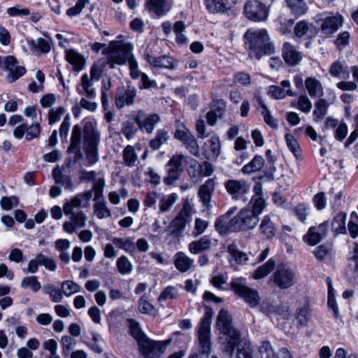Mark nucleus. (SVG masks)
<instances>
[{
	"instance_id": "14",
	"label": "nucleus",
	"mask_w": 358,
	"mask_h": 358,
	"mask_svg": "<svg viewBox=\"0 0 358 358\" xmlns=\"http://www.w3.org/2000/svg\"><path fill=\"white\" fill-rule=\"evenodd\" d=\"M175 138L182 141L192 155L199 157V150L196 140L189 129L184 127L176 130Z\"/></svg>"
},
{
	"instance_id": "49",
	"label": "nucleus",
	"mask_w": 358,
	"mask_h": 358,
	"mask_svg": "<svg viewBox=\"0 0 358 358\" xmlns=\"http://www.w3.org/2000/svg\"><path fill=\"white\" fill-rule=\"evenodd\" d=\"M62 354L64 357H68L71 354V351L75 348L76 341L69 336H63L60 341Z\"/></svg>"
},
{
	"instance_id": "48",
	"label": "nucleus",
	"mask_w": 358,
	"mask_h": 358,
	"mask_svg": "<svg viewBox=\"0 0 358 358\" xmlns=\"http://www.w3.org/2000/svg\"><path fill=\"white\" fill-rule=\"evenodd\" d=\"M21 287L24 289L29 288L34 292H37L41 288L40 282L34 275L24 278L21 282Z\"/></svg>"
},
{
	"instance_id": "58",
	"label": "nucleus",
	"mask_w": 358,
	"mask_h": 358,
	"mask_svg": "<svg viewBox=\"0 0 358 358\" xmlns=\"http://www.w3.org/2000/svg\"><path fill=\"white\" fill-rule=\"evenodd\" d=\"M44 291L45 293L50 295V298L52 301L55 303L61 302L63 299L62 290H59L54 285H48L44 287Z\"/></svg>"
},
{
	"instance_id": "63",
	"label": "nucleus",
	"mask_w": 358,
	"mask_h": 358,
	"mask_svg": "<svg viewBox=\"0 0 358 358\" xmlns=\"http://www.w3.org/2000/svg\"><path fill=\"white\" fill-rule=\"evenodd\" d=\"M189 166L187 169V173L192 179H196L201 177L200 169L199 167V164L198 162L192 158H189L187 162Z\"/></svg>"
},
{
	"instance_id": "38",
	"label": "nucleus",
	"mask_w": 358,
	"mask_h": 358,
	"mask_svg": "<svg viewBox=\"0 0 358 358\" xmlns=\"http://www.w3.org/2000/svg\"><path fill=\"white\" fill-rule=\"evenodd\" d=\"M259 228L262 234L267 238H272L276 232L274 224L271 221L268 216H265L261 222Z\"/></svg>"
},
{
	"instance_id": "47",
	"label": "nucleus",
	"mask_w": 358,
	"mask_h": 358,
	"mask_svg": "<svg viewBox=\"0 0 358 358\" xmlns=\"http://www.w3.org/2000/svg\"><path fill=\"white\" fill-rule=\"evenodd\" d=\"M116 266L118 272L122 275L129 274L133 270V265L129 259L124 255L120 257L117 259Z\"/></svg>"
},
{
	"instance_id": "40",
	"label": "nucleus",
	"mask_w": 358,
	"mask_h": 358,
	"mask_svg": "<svg viewBox=\"0 0 358 358\" xmlns=\"http://www.w3.org/2000/svg\"><path fill=\"white\" fill-rule=\"evenodd\" d=\"M52 174L57 184L64 186L66 189H69L72 187L71 178L67 175L62 174L58 166L53 169Z\"/></svg>"
},
{
	"instance_id": "23",
	"label": "nucleus",
	"mask_w": 358,
	"mask_h": 358,
	"mask_svg": "<svg viewBox=\"0 0 358 358\" xmlns=\"http://www.w3.org/2000/svg\"><path fill=\"white\" fill-rule=\"evenodd\" d=\"M290 82L289 80H282L280 86L271 85L268 88V94L273 98L281 99L286 96H294L295 94L290 90Z\"/></svg>"
},
{
	"instance_id": "33",
	"label": "nucleus",
	"mask_w": 358,
	"mask_h": 358,
	"mask_svg": "<svg viewBox=\"0 0 358 358\" xmlns=\"http://www.w3.org/2000/svg\"><path fill=\"white\" fill-rule=\"evenodd\" d=\"M305 85L311 97H320L323 95V87L321 83L314 78H308Z\"/></svg>"
},
{
	"instance_id": "10",
	"label": "nucleus",
	"mask_w": 358,
	"mask_h": 358,
	"mask_svg": "<svg viewBox=\"0 0 358 358\" xmlns=\"http://www.w3.org/2000/svg\"><path fill=\"white\" fill-rule=\"evenodd\" d=\"M185 156L182 154L173 155L166 164L167 176L164 178V182L166 185H173L178 180L184 171L183 162Z\"/></svg>"
},
{
	"instance_id": "20",
	"label": "nucleus",
	"mask_w": 358,
	"mask_h": 358,
	"mask_svg": "<svg viewBox=\"0 0 358 358\" xmlns=\"http://www.w3.org/2000/svg\"><path fill=\"white\" fill-rule=\"evenodd\" d=\"M215 188V182L213 178L208 179L203 184L198 192L200 201L206 208H210L211 205V198Z\"/></svg>"
},
{
	"instance_id": "37",
	"label": "nucleus",
	"mask_w": 358,
	"mask_h": 358,
	"mask_svg": "<svg viewBox=\"0 0 358 358\" xmlns=\"http://www.w3.org/2000/svg\"><path fill=\"white\" fill-rule=\"evenodd\" d=\"M264 165V158L260 155H255L250 163L242 168V172L245 174H250L261 170Z\"/></svg>"
},
{
	"instance_id": "34",
	"label": "nucleus",
	"mask_w": 358,
	"mask_h": 358,
	"mask_svg": "<svg viewBox=\"0 0 358 358\" xmlns=\"http://www.w3.org/2000/svg\"><path fill=\"white\" fill-rule=\"evenodd\" d=\"M169 139V135L166 130L164 129H158L155 137L150 141L149 145L152 150H159L162 145L167 143Z\"/></svg>"
},
{
	"instance_id": "24",
	"label": "nucleus",
	"mask_w": 358,
	"mask_h": 358,
	"mask_svg": "<svg viewBox=\"0 0 358 358\" xmlns=\"http://www.w3.org/2000/svg\"><path fill=\"white\" fill-rule=\"evenodd\" d=\"M148 62L150 65H152L156 68L173 69L178 65L177 61H176L173 57L167 55H162L157 57L148 56Z\"/></svg>"
},
{
	"instance_id": "2",
	"label": "nucleus",
	"mask_w": 358,
	"mask_h": 358,
	"mask_svg": "<svg viewBox=\"0 0 358 358\" xmlns=\"http://www.w3.org/2000/svg\"><path fill=\"white\" fill-rule=\"evenodd\" d=\"M245 45L251 59H260L264 55H272L275 47L266 29H248L244 35Z\"/></svg>"
},
{
	"instance_id": "17",
	"label": "nucleus",
	"mask_w": 358,
	"mask_h": 358,
	"mask_svg": "<svg viewBox=\"0 0 358 358\" xmlns=\"http://www.w3.org/2000/svg\"><path fill=\"white\" fill-rule=\"evenodd\" d=\"M85 147H98L100 143V132L92 121H87L83 127Z\"/></svg>"
},
{
	"instance_id": "21",
	"label": "nucleus",
	"mask_w": 358,
	"mask_h": 358,
	"mask_svg": "<svg viewBox=\"0 0 358 358\" xmlns=\"http://www.w3.org/2000/svg\"><path fill=\"white\" fill-rule=\"evenodd\" d=\"M327 228V223L320 224L317 227H311L303 239L310 245H317L321 240L322 236L324 235Z\"/></svg>"
},
{
	"instance_id": "45",
	"label": "nucleus",
	"mask_w": 358,
	"mask_h": 358,
	"mask_svg": "<svg viewBox=\"0 0 358 358\" xmlns=\"http://www.w3.org/2000/svg\"><path fill=\"white\" fill-rule=\"evenodd\" d=\"M42 347L45 350H48L50 354L45 358H61L58 353V344L55 339L45 340L42 343Z\"/></svg>"
},
{
	"instance_id": "8",
	"label": "nucleus",
	"mask_w": 358,
	"mask_h": 358,
	"mask_svg": "<svg viewBox=\"0 0 358 358\" xmlns=\"http://www.w3.org/2000/svg\"><path fill=\"white\" fill-rule=\"evenodd\" d=\"M272 280L280 289L290 288L295 283L296 272L287 265L279 264L272 275Z\"/></svg>"
},
{
	"instance_id": "41",
	"label": "nucleus",
	"mask_w": 358,
	"mask_h": 358,
	"mask_svg": "<svg viewBox=\"0 0 358 358\" xmlns=\"http://www.w3.org/2000/svg\"><path fill=\"white\" fill-rule=\"evenodd\" d=\"M311 315L310 309L308 304H305L303 307L296 310L295 319L299 325L304 327L307 324Z\"/></svg>"
},
{
	"instance_id": "60",
	"label": "nucleus",
	"mask_w": 358,
	"mask_h": 358,
	"mask_svg": "<svg viewBox=\"0 0 358 358\" xmlns=\"http://www.w3.org/2000/svg\"><path fill=\"white\" fill-rule=\"evenodd\" d=\"M210 148L208 159L217 158L220 153V143L218 138H211L206 143Z\"/></svg>"
},
{
	"instance_id": "55",
	"label": "nucleus",
	"mask_w": 358,
	"mask_h": 358,
	"mask_svg": "<svg viewBox=\"0 0 358 358\" xmlns=\"http://www.w3.org/2000/svg\"><path fill=\"white\" fill-rule=\"evenodd\" d=\"M106 185L105 180L103 178H99L94 180L92 189L94 192V201L101 200L103 198V192Z\"/></svg>"
},
{
	"instance_id": "7",
	"label": "nucleus",
	"mask_w": 358,
	"mask_h": 358,
	"mask_svg": "<svg viewBox=\"0 0 358 358\" xmlns=\"http://www.w3.org/2000/svg\"><path fill=\"white\" fill-rule=\"evenodd\" d=\"M259 222L257 217L250 209H242L231 219V227L235 232L253 229Z\"/></svg>"
},
{
	"instance_id": "50",
	"label": "nucleus",
	"mask_w": 358,
	"mask_h": 358,
	"mask_svg": "<svg viewBox=\"0 0 358 358\" xmlns=\"http://www.w3.org/2000/svg\"><path fill=\"white\" fill-rule=\"evenodd\" d=\"M177 195L172 193L168 196H164L159 202V208L162 213H165L169 210L171 207L176 203L177 200Z\"/></svg>"
},
{
	"instance_id": "15",
	"label": "nucleus",
	"mask_w": 358,
	"mask_h": 358,
	"mask_svg": "<svg viewBox=\"0 0 358 358\" xmlns=\"http://www.w3.org/2000/svg\"><path fill=\"white\" fill-rule=\"evenodd\" d=\"M227 192L236 200L242 199L250 190V185L244 180H228L224 183Z\"/></svg>"
},
{
	"instance_id": "51",
	"label": "nucleus",
	"mask_w": 358,
	"mask_h": 358,
	"mask_svg": "<svg viewBox=\"0 0 358 358\" xmlns=\"http://www.w3.org/2000/svg\"><path fill=\"white\" fill-rule=\"evenodd\" d=\"M29 44L33 49H38L42 53H48L51 50L50 41L43 38H39L36 41H31Z\"/></svg>"
},
{
	"instance_id": "18",
	"label": "nucleus",
	"mask_w": 358,
	"mask_h": 358,
	"mask_svg": "<svg viewBox=\"0 0 358 358\" xmlns=\"http://www.w3.org/2000/svg\"><path fill=\"white\" fill-rule=\"evenodd\" d=\"M136 96V90L128 86L120 87L115 95V105L118 108H122L124 105L130 106L134 103V99Z\"/></svg>"
},
{
	"instance_id": "28",
	"label": "nucleus",
	"mask_w": 358,
	"mask_h": 358,
	"mask_svg": "<svg viewBox=\"0 0 358 358\" xmlns=\"http://www.w3.org/2000/svg\"><path fill=\"white\" fill-rule=\"evenodd\" d=\"M112 243L117 248L124 250L129 255H134L136 252V245L133 238L131 237H113Z\"/></svg>"
},
{
	"instance_id": "5",
	"label": "nucleus",
	"mask_w": 358,
	"mask_h": 358,
	"mask_svg": "<svg viewBox=\"0 0 358 358\" xmlns=\"http://www.w3.org/2000/svg\"><path fill=\"white\" fill-rule=\"evenodd\" d=\"M212 317V309L206 308L205 315L200 322L198 331L201 353L206 357H208L211 352L210 323Z\"/></svg>"
},
{
	"instance_id": "1",
	"label": "nucleus",
	"mask_w": 358,
	"mask_h": 358,
	"mask_svg": "<svg viewBox=\"0 0 358 358\" xmlns=\"http://www.w3.org/2000/svg\"><path fill=\"white\" fill-rule=\"evenodd\" d=\"M92 199V191H85L67 200L63 206L64 213L69 216V220L63 224V229L69 234L76 232L78 229L85 226L87 216L81 210L76 211L75 208H87Z\"/></svg>"
},
{
	"instance_id": "13",
	"label": "nucleus",
	"mask_w": 358,
	"mask_h": 358,
	"mask_svg": "<svg viewBox=\"0 0 358 358\" xmlns=\"http://www.w3.org/2000/svg\"><path fill=\"white\" fill-rule=\"evenodd\" d=\"M245 16L253 21L259 22L266 20L268 10L266 6L258 1H250L244 8Z\"/></svg>"
},
{
	"instance_id": "46",
	"label": "nucleus",
	"mask_w": 358,
	"mask_h": 358,
	"mask_svg": "<svg viewBox=\"0 0 358 358\" xmlns=\"http://www.w3.org/2000/svg\"><path fill=\"white\" fill-rule=\"evenodd\" d=\"M315 107L313 116L314 120L317 122L322 120L327 114L328 103L325 99H320L315 103Z\"/></svg>"
},
{
	"instance_id": "25",
	"label": "nucleus",
	"mask_w": 358,
	"mask_h": 358,
	"mask_svg": "<svg viewBox=\"0 0 358 358\" xmlns=\"http://www.w3.org/2000/svg\"><path fill=\"white\" fill-rule=\"evenodd\" d=\"M320 27L322 34L332 36L336 31V15L333 13L322 14Z\"/></svg>"
},
{
	"instance_id": "61",
	"label": "nucleus",
	"mask_w": 358,
	"mask_h": 358,
	"mask_svg": "<svg viewBox=\"0 0 358 358\" xmlns=\"http://www.w3.org/2000/svg\"><path fill=\"white\" fill-rule=\"evenodd\" d=\"M137 130L138 129L135 127L134 123L128 121L123 123L121 129L122 133L128 140H130L135 136Z\"/></svg>"
},
{
	"instance_id": "39",
	"label": "nucleus",
	"mask_w": 358,
	"mask_h": 358,
	"mask_svg": "<svg viewBox=\"0 0 358 358\" xmlns=\"http://www.w3.org/2000/svg\"><path fill=\"white\" fill-rule=\"evenodd\" d=\"M95 215L99 219H104L111 217V213L107 207V202L103 199L96 201L93 206Z\"/></svg>"
},
{
	"instance_id": "29",
	"label": "nucleus",
	"mask_w": 358,
	"mask_h": 358,
	"mask_svg": "<svg viewBox=\"0 0 358 358\" xmlns=\"http://www.w3.org/2000/svg\"><path fill=\"white\" fill-rule=\"evenodd\" d=\"M66 59L73 66V69L76 71H81L85 67V59L84 57L74 50L66 51Z\"/></svg>"
},
{
	"instance_id": "44",
	"label": "nucleus",
	"mask_w": 358,
	"mask_h": 358,
	"mask_svg": "<svg viewBox=\"0 0 358 358\" xmlns=\"http://www.w3.org/2000/svg\"><path fill=\"white\" fill-rule=\"evenodd\" d=\"M287 6L292 12L296 15L304 14L307 9V5L303 0H286Z\"/></svg>"
},
{
	"instance_id": "4",
	"label": "nucleus",
	"mask_w": 358,
	"mask_h": 358,
	"mask_svg": "<svg viewBox=\"0 0 358 358\" xmlns=\"http://www.w3.org/2000/svg\"><path fill=\"white\" fill-rule=\"evenodd\" d=\"M231 288L236 294L243 298L252 308L259 305L261 298L258 292L246 285V280L243 278L233 279Z\"/></svg>"
},
{
	"instance_id": "53",
	"label": "nucleus",
	"mask_w": 358,
	"mask_h": 358,
	"mask_svg": "<svg viewBox=\"0 0 358 358\" xmlns=\"http://www.w3.org/2000/svg\"><path fill=\"white\" fill-rule=\"evenodd\" d=\"M208 10L212 13L224 11L226 6L224 0H204Z\"/></svg>"
},
{
	"instance_id": "16",
	"label": "nucleus",
	"mask_w": 358,
	"mask_h": 358,
	"mask_svg": "<svg viewBox=\"0 0 358 358\" xmlns=\"http://www.w3.org/2000/svg\"><path fill=\"white\" fill-rule=\"evenodd\" d=\"M173 0H145V6L150 13L155 14L158 17L166 15L171 10Z\"/></svg>"
},
{
	"instance_id": "43",
	"label": "nucleus",
	"mask_w": 358,
	"mask_h": 358,
	"mask_svg": "<svg viewBox=\"0 0 358 358\" xmlns=\"http://www.w3.org/2000/svg\"><path fill=\"white\" fill-rule=\"evenodd\" d=\"M285 138L289 150L296 159H299L301 157V150L295 137L292 134L287 133Z\"/></svg>"
},
{
	"instance_id": "62",
	"label": "nucleus",
	"mask_w": 358,
	"mask_h": 358,
	"mask_svg": "<svg viewBox=\"0 0 358 358\" xmlns=\"http://www.w3.org/2000/svg\"><path fill=\"white\" fill-rule=\"evenodd\" d=\"M178 296V290L175 287L169 286L166 287L158 298L159 301L174 299Z\"/></svg>"
},
{
	"instance_id": "42",
	"label": "nucleus",
	"mask_w": 358,
	"mask_h": 358,
	"mask_svg": "<svg viewBox=\"0 0 358 358\" xmlns=\"http://www.w3.org/2000/svg\"><path fill=\"white\" fill-rule=\"evenodd\" d=\"M138 156L135 152L134 146L128 145L123 150L124 163L129 167L134 166L137 161Z\"/></svg>"
},
{
	"instance_id": "57",
	"label": "nucleus",
	"mask_w": 358,
	"mask_h": 358,
	"mask_svg": "<svg viewBox=\"0 0 358 358\" xmlns=\"http://www.w3.org/2000/svg\"><path fill=\"white\" fill-rule=\"evenodd\" d=\"M348 231L352 238L358 237V214L352 212L348 224Z\"/></svg>"
},
{
	"instance_id": "3",
	"label": "nucleus",
	"mask_w": 358,
	"mask_h": 358,
	"mask_svg": "<svg viewBox=\"0 0 358 358\" xmlns=\"http://www.w3.org/2000/svg\"><path fill=\"white\" fill-rule=\"evenodd\" d=\"M216 327L222 336V348L224 353L230 357L234 352L235 348L240 343V332L232 325V317L229 313L224 309H221L216 320Z\"/></svg>"
},
{
	"instance_id": "19",
	"label": "nucleus",
	"mask_w": 358,
	"mask_h": 358,
	"mask_svg": "<svg viewBox=\"0 0 358 358\" xmlns=\"http://www.w3.org/2000/svg\"><path fill=\"white\" fill-rule=\"evenodd\" d=\"M236 210L237 208L236 207L231 208L225 214L220 216L216 220L215 222V228L220 235H227L231 232H235L231 227V224L230 217L236 211Z\"/></svg>"
},
{
	"instance_id": "32",
	"label": "nucleus",
	"mask_w": 358,
	"mask_h": 358,
	"mask_svg": "<svg viewBox=\"0 0 358 358\" xmlns=\"http://www.w3.org/2000/svg\"><path fill=\"white\" fill-rule=\"evenodd\" d=\"M82 131H83V129H82L81 126H80L79 124H76L73 126L71 136V143L68 148L69 152H80L82 138Z\"/></svg>"
},
{
	"instance_id": "11",
	"label": "nucleus",
	"mask_w": 358,
	"mask_h": 358,
	"mask_svg": "<svg viewBox=\"0 0 358 358\" xmlns=\"http://www.w3.org/2000/svg\"><path fill=\"white\" fill-rule=\"evenodd\" d=\"M131 115L132 119L137 124L139 129L147 134H152L157 124L161 121L158 114L147 115L143 110L136 111Z\"/></svg>"
},
{
	"instance_id": "64",
	"label": "nucleus",
	"mask_w": 358,
	"mask_h": 358,
	"mask_svg": "<svg viewBox=\"0 0 358 358\" xmlns=\"http://www.w3.org/2000/svg\"><path fill=\"white\" fill-rule=\"evenodd\" d=\"M26 135L25 138L27 140H31L37 138L41 133V127L38 122L33 123L30 126L27 127L25 129Z\"/></svg>"
},
{
	"instance_id": "30",
	"label": "nucleus",
	"mask_w": 358,
	"mask_h": 358,
	"mask_svg": "<svg viewBox=\"0 0 358 358\" xmlns=\"http://www.w3.org/2000/svg\"><path fill=\"white\" fill-rule=\"evenodd\" d=\"M212 243L210 238L204 236L197 241H192L188 245L190 252L193 254H199L209 250Z\"/></svg>"
},
{
	"instance_id": "22",
	"label": "nucleus",
	"mask_w": 358,
	"mask_h": 358,
	"mask_svg": "<svg viewBox=\"0 0 358 358\" xmlns=\"http://www.w3.org/2000/svg\"><path fill=\"white\" fill-rule=\"evenodd\" d=\"M227 252L229 255L228 257L229 262L232 266L245 264L249 260L248 255L241 251L237 245L234 243L228 245Z\"/></svg>"
},
{
	"instance_id": "31",
	"label": "nucleus",
	"mask_w": 358,
	"mask_h": 358,
	"mask_svg": "<svg viewBox=\"0 0 358 358\" xmlns=\"http://www.w3.org/2000/svg\"><path fill=\"white\" fill-rule=\"evenodd\" d=\"M194 260L188 257L184 252H178L174 257V264L180 272L189 271L193 266Z\"/></svg>"
},
{
	"instance_id": "59",
	"label": "nucleus",
	"mask_w": 358,
	"mask_h": 358,
	"mask_svg": "<svg viewBox=\"0 0 358 358\" xmlns=\"http://www.w3.org/2000/svg\"><path fill=\"white\" fill-rule=\"evenodd\" d=\"M327 282L328 285V308L332 310L334 315H336V299L334 293L333 281L331 278H327Z\"/></svg>"
},
{
	"instance_id": "9",
	"label": "nucleus",
	"mask_w": 358,
	"mask_h": 358,
	"mask_svg": "<svg viewBox=\"0 0 358 358\" xmlns=\"http://www.w3.org/2000/svg\"><path fill=\"white\" fill-rule=\"evenodd\" d=\"M169 342L153 341L148 337L139 342L138 349L143 358H159L166 348Z\"/></svg>"
},
{
	"instance_id": "52",
	"label": "nucleus",
	"mask_w": 358,
	"mask_h": 358,
	"mask_svg": "<svg viewBox=\"0 0 358 358\" xmlns=\"http://www.w3.org/2000/svg\"><path fill=\"white\" fill-rule=\"evenodd\" d=\"M80 289L81 287L72 280H65L62 283V292L66 296L79 292Z\"/></svg>"
},
{
	"instance_id": "54",
	"label": "nucleus",
	"mask_w": 358,
	"mask_h": 358,
	"mask_svg": "<svg viewBox=\"0 0 358 358\" xmlns=\"http://www.w3.org/2000/svg\"><path fill=\"white\" fill-rule=\"evenodd\" d=\"M252 212L258 217L262 213L263 208L265 207V201L260 193L257 192L252 198Z\"/></svg>"
},
{
	"instance_id": "35",
	"label": "nucleus",
	"mask_w": 358,
	"mask_h": 358,
	"mask_svg": "<svg viewBox=\"0 0 358 358\" xmlns=\"http://www.w3.org/2000/svg\"><path fill=\"white\" fill-rule=\"evenodd\" d=\"M275 267V262L273 259H268L265 264L259 266L252 273L255 280L264 278L268 275Z\"/></svg>"
},
{
	"instance_id": "56",
	"label": "nucleus",
	"mask_w": 358,
	"mask_h": 358,
	"mask_svg": "<svg viewBox=\"0 0 358 358\" xmlns=\"http://www.w3.org/2000/svg\"><path fill=\"white\" fill-rule=\"evenodd\" d=\"M187 223L176 216V217L172 220L170 224L171 234L174 236H178V235L185 229V225Z\"/></svg>"
},
{
	"instance_id": "27",
	"label": "nucleus",
	"mask_w": 358,
	"mask_h": 358,
	"mask_svg": "<svg viewBox=\"0 0 358 358\" xmlns=\"http://www.w3.org/2000/svg\"><path fill=\"white\" fill-rule=\"evenodd\" d=\"M93 82L92 80H90V77L87 73L83 74L81 77L80 87H77V92L80 94L85 93L88 99L95 98L96 93L93 87Z\"/></svg>"
},
{
	"instance_id": "26",
	"label": "nucleus",
	"mask_w": 358,
	"mask_h": 358,
	"mask_svg": "<svg viewBox=\"0 0 358 358\" xmlns=\"http://www.w3.org/2000/svg\"><path fill=\"white\" fill-rule=\"evenodd\" d=\"M282 57L285 62L289 65L297 64L301 55L289 43H285L282 47Z\"/></svg>"
},
{
	"instance_id": "6",
	"label": "nucleus",
	"mask_w": 358,
	"mask_h": 358,
	"mask_svg": "<svg viewBox=\"0 0 358 358\" xmlns=\"http://www.w3.org/2000/svg\"><path fill=\"white\" fill-rule=\"evenodd\" d=\"M108 49V59L110 63L122 65L127 62L129 63L130 59H134L131 53L132 46L130 43L114 41L109 43Z\"/></svg>"
},
{
	"instance_id": "12",
	"label": "nucleus",
	"mask_w": 358,
	"mask_h": 358,
	"mask_svg": "<svg viewBox=\"0 0 358 358\" xmlns=\"http://www.w3.org/2000/svg\"><path fill=\"white\" fill-rule=\"evenodd\" d=\"M0 69L8 72L7 78L10 83L17 80L26 72L24 67L19 66L13 56L0 57Z\"/></svg>"
},
{
	"instance_id": "36",
	"label": "nucleus",
	"mask_w": 358,
	"mask_h": 358,
	"mask_svg": "<svg viewBox=\"0 0 358 358\" xmlns=\"http://www.w3.org/2000/svg\"><path fill=\"white\" fill-rule=\"evenodd\" d=\"M127 326L129 328L130 334L136 341L137 343L139 344L141 341H143L148 336L142 331L139 324L134 319L127 320Z\"/></svg>"
}]
</instances>
